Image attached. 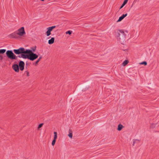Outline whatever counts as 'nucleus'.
Segmentation results:
<instances>
[{"mask_svg":"<svg viewBox=\"0 0 159 159\" xmlns=\"http://www.w3.org/2000/svg\"><path fill=\"white\" fill-rule=\"evenodd\" d=\"M12 68L16 72H19V71L18 65L17 64H14L12 66Z\"/></svg>","mask_w":159,"mask_h":159,"instance_id":"obj_9","label":"nucleus"},{"mask_svg":"<svg viewBox=\"0 0 159 159\" xmlns=\"http://www.w3.org/2000/svg\"><path fill=\"white\" fill-rule=\"evenodd\" d=\"M116 36L118 41H121V40H124L125 39V34L124 31L122 30H117Z\"/></svg>","mask_w":159,"mask_h":159,"instance_id":"obj_2","label":"nucleus"},{"mask_svg":"<svg viewBox=\"0 0 159 159\" xmlns=\"http://www.w3.org/2000/svg\"><path fill=\"white\" fill-rule=\"evenodd\" d=\"M6 50L5 49H0V54H3L6 52Z\"/></svg>","mask_w":159,"mask_h":159,"instance_id":"obj_15","label":"nucleus"},{"mask_svg":"<svg viewBox=\"0 0 159 159\" xmlns=\"http://www.w3.org/2000/svg\"><path fill=\"white\" fill-rule=\"evenodd\" d=\"M54 140H56V139H57V133L56 132H54Z\"/></svg>","mask_w":159,"mask_h":159,"instance_id":"obj_17","label":"nucleus"},{"mask_svg":"<svg viewBox=\"0 0 159 159\" xmlns=\"http://www.w3.org/2000/svg\"><path fill=\"white\" fill-rule=\"evenodd\" d=\"M133 145H134V144L137 143V142H139V140L137 139H134L133 140Z\"/></svg>","mask_w":159,"mask_h":159,"instance_id":"obj_16","label":"nucleus"},{"mask_svg":"<svg viewBox=\"0 0 159 159\" xmlns=\"http://www.w3.org/2000/svg\"><path fill=\"white\" fill-rule=\"evenodd\" d=\"M72 32V31L69 30L66 32V34H68L70 35L71 34Z\"/></svg>","mask_w":159,"mask_h":159,"instance_id":"obj_21","label":"nucleus"},{"mask_svg":"<svg viewBox=\"0 0 159 159\" xmlns=\"http://www.w3.org/2000/svg\"><path fill=\"white\" fill-rule=\"evenodd\" d=\"M56 27V26H52L49 27L47 28L48 30L46 32V34L47 36H49L51 34V31L52 30Z\"/></svg>","mask_w":159,"mask_h":159,"instance_id":"obj_6","label":"nucleus"},{"mask_svg":"<svg viewBox=\"0 0 159 159\" xmlns=\"http://www.w3.org/2000/svg\"><path fill=\"white\" fill-rule=\"evenodd\" d=\"M140 64L144 65L145 66H146L147 65V62L146 61H143L139 63Z\"/></svg>","mask_w":159,"mask_h":159,"instance_id":"obj_19","label":"nucleus"},{"mask_svg":"<svg viewBox=\"0 0 159 159\" xmlns=\"http://www.w3.org/2000/svg\"><path fill=\"white\" fill-rule=\"evenodd\" d=\"M26 49L23 48H20L18 49L13 50L14 52L17 55H19L20 54H22L23 53H27V50H25Z\"/></svg>","mask_w":159,"mask_h":159,"instance_id":"obj_3","label":"nucleus"},{"mask_svg":"<svg viewBox=\"0 0 159 159\" xmlns=\"http://www.w3.org/2000/svg\"><path fill=\"white\" fill-rule=\"evenodd\" d=\"M25 50H27L28 52L26 53H23L20 56H18L17 57L19 58H22L24 59H28L33 61L38 57V56L35 53L32 52V51L30 49H26Z\"/></svg>","mask_w":159,"mask_h":159,"instance_id":"obj_1","label":"nucleus"},{"mask_svg":"<svg viewBox=\"0 0 159 159\" xmlns=\"http://www.w3.org/2000/svg\"><path fill=\"white\" fill-rule=\"evenodd\" d=\"M31 50H30L32 51V52H34L36 50V47L34 48H31Z\"/></svg>","mask_w":159,"mask_h":159,"instance_id":"obj_20","label":"nucleus"},{"mask_svg":"<svg viewBox=\"0 0 159 159\" xmlns=\"http://www.w3.org/2000/svg\"><path fill=\"white\" fill-rule=\"evenodd\" d=\"M0 59L1 61H2L3 59V57L2 56L0 55Z\"/></svg>","mask_w":159,"mask_h":159,"instance_id":"obj_26","label":"nucleus"},{"mask_svg":"<svg viewBox=\"0 0 159 159\" xmlns=\"http://www.w3.org/2000/svg\"><path fill=\"white\" fill-rule=\"evenodd\" d=\"M25 74H26V75L27 76H29V71H26L25 72Z\"/></svg>","mask_w":159,"mask_h":159,"instance_id":"obj_22","label":"nucleus"},{"mask_svg":"<svg viewBox=\"0 0 159 159\" xmlns=\"http://www.w3.org/2000/svg\"><path fill=\"white\" fill-rule=\"evenodd\" d=\"M25 66V64L23 61H19L18 66L20 70L23 71L24 70Z\"/></svg>","mask_w":159,"mask_h":159,"instance_id":"obj_7","label":"nucleus"},{"mask_svg":"<svg viewBox=\"0 0 159 159\" xmlns=\"http://www.w3.org/2000/svg\"><path fill=\"white\" fill-rule=\"evenodd\" d=\"M18 35L17 32H14L11 34H10L9 36V37L12 38H14L15 39H17L18 38Z\"/></svg>","mask_w":159,"mask_h":159,"instance_id":"obj_8","label":"nucleus"},{"mask_svg":"<svg viewBox=\"0 0 159 159\" xmlns=\"http://www.w3.org/2000/svg\"><path fill=\"white\" fill-rule=\"evenodd\" d=\"M128 60H125L122 63V65L123 66H125L128 63Z\"/></svg>","mask_w":159,"mask_h":159,"instance_id":"obj_14","label":"nucleus"},{"mask_svg":"<svg viewBox=\"0 0 159 159\" xmlns=\"http://www.w3.org/2000/svg\"><path fill=\"white\" fill-rule=\"evenodd\" d=\"M56 140H54V139H53V140H52V146H54V144H55V143L56 142Z\"/></svg>","mask_w":159,"mask_h":159,"instance_id":"obj_24","label":"nucleus"},{"mask_svg":"<svg viewBox=\"0 0 159 159\" xmlns=\"http://www.w3.org/2000/svg\"><path fill=\"white\" fill-rule=\"evenodd\" d=\"M43 123H41L39 124L38 126V129H39L43 125Z\"/></svg>","mask_w":159,"mask_h":159,"instance_id":"obj_23","label":"nucleus"},{"mask_svg":"<svg viewBox=\"0 0 159 159\" xmlns=\"http://www.w3.org/2000/svg\"><path fill=\"white\" fill-rule=\"evenodd\" d=\"M55 38L53 37H52L51 39L48 41V43L49 44H53L54 42Z\"/></svg>","mask_w":159,"mask_h":159,"instance_id":"obj_11","label":"nucleus"},{"mask_svg":"<svg viewBox=\"0 0 159 159\" xmlns=\"http://www.w3.org/2000/svg\"><path fill=\"white\" fill-rule=\"evenodd\" d=\"M123 126L121 124H120L118 125L117 130L118 131H120L123 128Z\"/></svg>","mask_w":159,"mask_h":159,"instance_id":"obj_13","label":"nucleus"},{"mask_svg":"<svg viewBox=\"0 0 159 159\" xmlns=\"http://www.w3.org/2000/svg\"><path fill=\"white\" fill-rule=\"evenodd\" d=\"M7 57L11 60L16 59V56L11 50H7L6 52Z\"/></svg>","mask_w":159,"mask_h":159,"instance_id":"obj_4","label":"nucleus"},{"mask_svg":"<svg viewBox=\"0 0 159 159\" xmlns=\"http://www.w3.org/2000/svg\"><path fill=\"white\" fill-rule=\"evenodd\" d=\"M18 35L20 36H22L23 35L25 34L24 30V28L23 27L19 29L17 31H16Z\"/></svg>","mask_w":159,"mask_h":159,"instance_id":"obj_5","label":"nucleus"},{"mask_svg":"<svg viewBox=\"0 0 159 159\" xmlns=\"http://www.w3.org/2000/svg\"><path fill=\"white\" fill-rule=\"evenodd\" d=\"M128 0H124L123 3L120 8V9H121L127 2Z\"/></svg>","mask_w":159,"mask_h":159,"instance_id":"obj_12","label":"nucleus"},{"mask_svg":"<svg viewBox=\"0 0 159 159\" xmlns=\"http://www.w3.org/2000/svg\"><path fill=\"white\" fill-rule=\"evenodd\" d=\"M42 58V57L41 56L40 57H39V58L36 61L35 63V65H36L40 61V60Z\"/></svg>","mask_w":159,"mask_h":159,"instance_id":"obj_18","label":"nucleus"},{"mask_svg":"<svg viewBox=\"0 0 159 159\" xmlns=\"http://www.w3.org/2000/svg\"><path fill=\"white\" fill-rule=\"evenodd\" d=\"M69 137L71 138H72V133H70L68 135Z\"/></svg>","mask_w":159,"mask_h":159,"instance_id":"obj_25","label":"nucleus"},{"mask_svg":"<svg viewBox=\"0 0 159 159\" xmlns=\"http://www.w3.org/2000/svg\"><path fill=\"white\" fill-rule=\"evenodd\" d=\"M127 14L126 13L125 14H123L119 18V19L117 21V22H120L126 16H127Z\"/></svg>","mask_w":159,"mask_h":159,"instance_id":"obj_10","label":"nucleus"}]
</instances>
